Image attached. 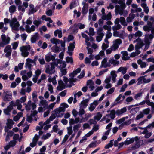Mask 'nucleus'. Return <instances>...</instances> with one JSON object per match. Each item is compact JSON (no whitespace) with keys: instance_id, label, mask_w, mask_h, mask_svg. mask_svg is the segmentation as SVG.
<instances>
[{"instance_id":"obj_1","label":"nucleus","mask_w":154,"mask_h":154,"mask_svg":"<svg viewBox=\"0 0 154 154\" xmlns=\"http://www.w3.org/2000/svg\"><path fill=\"white\" fill-rule=\"evenodd\" d=\"M81 71V69L79 68H77L73 72L69 74L70 78L69 79L66 77H63V80L66 85L70 87L73 85V82H75L77 81L75 78L77 74L79 73Z\"/></svg>"},{"instance_id":"obj_2","label":"nucleus","mask_w":154,"mask_h":154,"mask_svg":"<svg viewBox=\"0 0 154 154\" xmlns=\"http://www.w3.org/2000/svg\"><path fill=\"white\" fill-rule=\"evenodd\" d=\"M110 75L111 77L109 76L106 77L104 81V83L106 84L104 86V88L107 89L111 88L112 86V84L110 83L111 78L113 83H115L116 81V77L117 76V75L116 73V71L115 70L112 71L110 72Z\"/></svg>"},{"instance_id":"obj_3","label":"nucleus","mask_w":154,"mask_h":154,"mask_svg":"<svg viewBox=\"0 0 154 154\" xmlns=\"http://www.w3.org/2000/svg\"><path fill=\"white\" fill-rule=\"evenodd\" d=\"M126 7L125 3H122L120 5H117L115 7V11L116 14H119L120 15H123L126 17L128 14V11L126 10H124Z\"/></svg>"},{"instance_id":"obj_4","label":"nucleus","mask_w":154,"mask_h":154,"mask_svg":"<svg viewBox=\"0 0 154 154\" xmlns=\"http://www.w3.org/2000/svg\"><path fill=\"white\" fill-rule=\"evenodd\" d=\"M58 63L53 62L47 63L45 66V72L50 75L54 74L55 72V66L57 65Z\"/></svg>"},{"instance_id":"obj_5","label":"nucleus","mask_w":154,"mask_h":154,"mask_svg":"<svg viewBox=\"0 0 154 154\" xmlns=\"http://www.w3.org/2000/svg\"><path fill=\"white\" fill-rule=\"evenodd\" d=\"M152 34H146L145 35L144 42L145 43V48H148L149 46L152 41V39L153 38L154 35V28L152 27V29L151 30Z\"/></svg>"},{"instance_id":"obj_6","label":"nucleus","mask_w":154,"mask_h":154,"mask_svg":"<svg viewBox=\"0 0 154 154\" xmlns=\"http://www.w3.org/2000/svg\"><path fill=\"white\" fill-rule=\"evenodd\" d=\"M39 99L41 100L39 104V112H42L47 109L48 102L42 97H39Z\"/></svg>"},{"instance_id":"obj_7","label":"nucleus","mask_w":154,"mask_h":154,"mask_svg":"<svg viewBox=\"0 0 154 154\" xmlns=\"http://www.w3.org/2000/svg\"><path fill=\"white\" fill-rule=\"evenodd\" d=\"M32 72L31 71L27 72L26 70H23L21 72V75L22 79L24 81L27 80L32 75Z\"/></svg>"},{"instance_id":"obj_8","label":"nucleus","mask_w":154,"mask_h":154,"mask_svg":"<svg viewBox=\"0 0 154 154\" xmlns=\"http://www.w3.org/2000/svg\"><path fill=\"white\" fill-rule=\"evenodd\" d=\"M38 112L35 110L32 112L31 115L30 116H27L26 120L29 122H31L33 119L35 121H37L38 117L37 116Z\"/></svg>"},{"instance_id":"obj_9","label":"nucleus","mask_w":154,"mask_h":154,"mask_svg":"<svg viewBox=\"0 0 154 154\" xmlns=\"http://www.w3.org/2000/svg\"><path fill=\"white\" fill-rule=\"evenodd\" d=\"M145 76H143L139 77L137 80V85H139L142 84H146L150 82L151 81L150 79L149 78L147 79L145 78Z\"/></svg>"},{"instance_id":"obj_10","label":"nucleus","mask_w":154,"mask_h":154,"mask_svg":"<svg viewBox=\"0 0 154 154\" xmlns=\"http://www.w3.org/2000/svg\"><path fill=\"white\" fill-rule=\"evenodd\" d=\"M26 97L24 96L21 97L20 99L17 100V103L18 105V107L17 108L18 110H20L21 111H23L24 109H22V106L21 103H23L26 101Z\"/></svg>"},{"instance_id":"obj_11","label":"nucleus","mask_w":154,"mask_h":154,"mask_svg":"<svg viewBox=\"0 0 154 154\" xmlns=\"http://www.w3.org/2000/svg\"><path fill=\"white\" fill-rule=\"evenodd\" d=\"M50 42L51 43L56 45L60 44L61 47L64 48L65 47V42L59 39H57L55 38L51 39Z\"/></svg>"},{"instance_id":"obj_12","label":"nucleus","mask_w":154,"mask_h":154,"mask_svg":"<svg viewBox=\"0 0 154 154\" xmlns=\"http://www.w3.org/2000/svg\"><path fill=\"white\" fill-rule=\"evenodd\" d=\"M113 35L114 36L124 39L126 36L127 34L124 31L122 30L113 32Z\"/></svg>"},{"instance_id":"obj_13","label":"nucleus","mask_w":154,"mask_h":154,"mask_svg":"<svg viewBox=\"0 0 154 154\" xmlns=\"http://www.w3.org/2000/svg\"><path fill=\"white\" fill-rule=\"evenodd\" d=\"M25 108L27 110H30L31 108L32 110L35 109L36 106L35 103H32L30 100L28 102L27 104H26Z\"/></svg>"},{"instance_id":"obj_14","label":"nucleus","mask_w":154,"mask_h":154,"mask_svg":"<svg viewBox=\"0 0 154 154\" xmlns=\"http://www.w3.org/2000/svg\"><path fill=\"white\" fill-rule=\"evenodd\" d=\"M116 23H119V22L122 25L124 26V28H125L127 26V22L126 21L125 18L123 17H121L120 18H117L116 19Z\"/></svg>"},{"instance_id":"obj_15","label":"nucleus","mask_w":154,"mask_h":154,"mask_svg":"<svg viewBox=\"0 0 154 154\" xmlns=\"http://www.w3.org/2000/svg\"><path fill=\"white\" fill-rule=\"evenodd\" d=\"M131 7L132 8L131 9V11L132 13H135L139 12H141L142 9L141 8H138L137 5L135 4H131Z\"/></svg>"},{"instance_id":"obj_16","label":"nucleus","mask_w":154,"mask_h":154,"mask_svg":"<svg viewBox=\"0 0 154 154\" xmlns=\"http://www.w3.org/2000/svg\"><path fill=\"white\" fill-rule=\"evenodd\" d=\"M38 140V135L36 134L34 136L32 139V142L30 144V146L32 147H34L37 144Z\"/></svg>"},{"instance_id":"obj_17","label":"nucleus","mask_w":154,"mask_h":154,"mask_svg":"<svg viewBox=\"0 0 154 154\" xmlns=\"http://www.w3.org/2000/svg\"><path fill=\"white\" fill-rule=\"evenodd\" d=\"M122 40L120 39H117L114 40L113 42L112 48H118L119 45L122 43Z\"/></svg>"},{"instance_id":"obj_18","label":"nucleus","mask_w":154,"mask_h":154,"mask_svg":"<svg viewBox=\"0 0 154 154\" xmlns=\"http://www.w3.org/2000/svg\"><path fill=\"white\" fill-rule=\"evenodd\" d=\"M134 42H137L135 48H141L144 45L143 41L139 38L134 41Z\"/></svg>"},{"instance_id":"obj_19","label":"nucleus","mask_w":154,"mask_h":154,"mask_svg":"<svg viewBox=\"0 0 154 154\" xmlns=\"http://www.w3.org/2000/svg\"><path fill=\"white\" fill-rule=\"evenodd\" d=\"M94 82L92 80H88L87 82V85L89 88L90 89L91 91H92L94 89Z\"/></svg>"},{"instance_id":"obj_20","label":"nucleus","mask_w":154,"mask_h":154,"mask_svg":"<svg viewBox=\"0 0 154 154\" xmlns=\"http://www.w3.org/2000/svg\"><path fill=\"white\" fill-rule=\"evenodd\" d=\"M107 58H104L101 62V67H103L105 68L108 67H109L111 66L110 63H107Z\"/></svg>"},{"instance_id":"obj_21","label":"nucleus","mask_w":154,"mask_h":154,"mask_svg":"<svg viewBox=\"0 0 154 154\" xmlns=\"http://www.w3.org/2000/svg\"><path fill=\"white\" fill-rule=\"evenodd\" d=\"M98 103V101L97 100L94 101L93 103L90 104V107L89 108V110L91 111H93Z\"/></svg>"},{"instance_id":"obj_22","label":"nucleus","mask_w":154,"mask_h":154,"mask_svg":"<svg viewBox=\"0 0 154 154\" xmlns=\"http://www.w3.org/2000/svg\"><path fill=\"white\" fill-rule=\"evenodd\" d=\"M89 101L88 99H86L82 101L80 104V108H85L88 105V102Z\"/></svg>"},{"instance_id":"obj_23","label":"nucleus","mask_w":154,"mask_h":154,"mask_svg":"<svg viewBox=\"0 0 154 154\" xmlns=\"http://www.w3.org/2000/svg\"><path fill=\"white\" fill-rule=\"evenodd\" d=\"M30 49H20L22 55L24 57L28 56Z\"/></svg>"},{"instance_id":"obj_24","label":"nucleus","mask_w":154,"mask_h":154,"mask_svg":"<svg viewBox=\"0 0 154 154\" xmlns=\"http://www.w3.org/2000/svg\"><path fill=\"white\" fill-rule=\"evenodd\" d=\"M127 111V108L126 107H124L120 109L117 110L116 112V114L118 116H121L125 113Z\"/></svg>"},{"instance_id":"obj_25","label":"nucleus","mask_w":154,"mask_h":154,"mask_svg":"<svg viewBox=\"0 0 154 154\" xmlns=\"http://www.w3.org/2000/svg\"><path fill=\"white\" fill-rule=\"evenodd\" d=\"M55 115L57 117H61L63 115L61 112H64L61 111V109L60 108V107L54 110Z\"/></svg>"},{"instance_id":"obj_26","label":"nucleus","mask_w":154,"mask_h":154,"mask_svg":"<svg viewBox=\"0 0 154 154\" xmlns=\"http://www.w3.org/2000/svg\"><path fill=\"white\" fill-rule=\"evenodd\" d=\"M59 86L57 87V89L58 90L61 91L65 88V85L61 80L58 81Z\"/></svg>"},{"instance_id":"obj_27","label":"nucleus","mask_w":154,"mask_h":154,"mask_svg":"<svg viewBox=\"0 0 154 154\" xmlns=\"http://www.w3.org/2000/svg\"><path fill=\"white\" fill-rule=\"evenodd\" d=\"M78 30L77 26H75V24L73 26L69 28V30L71 34H75L77 32Z\"/></svg>"},{"instance_id":"obj_28","label":"nucleus","mask_w":154,"mask_h":154,"mask_svg":"<svg viewBox=\"0 0 154 154\" xmlns=\"http://www.w3.org/2000/svg\"><path fill=\"white\" fill-rule=\"evenodd\" d=\"M79 122L80 119L79 117L76 118L75 119L72 118L70 119L69 121V122L70 125L74 124H77Z\"/></svg>"},{"instance_id":"obj_29","label":"nucleus","mask_w":154,"mask_h":154,"mask_svg":"<svg viewBox=\"0 0 154 154\" xmlns=\"http://www.w3.org/2000/svg\"><path fill=\"white\" fill-rule=\"evenodd\" d=\"M115 25L112 27V30L114 31L113 32H117V30H119L122 28L121 26L119 24V23H116V20L115 21Z\"/></svg>"},{"instance_id":"obj_30","label":"nucleus","mask_w":154,"mask_h":154,"mask_svg":"<svg viewBox=\"0 0 154 154\" xmlns=\"http://www.w3.org/2000/svg\"><path fill=\"white\" fill-rule=\"evenodd\" d=\"M121 53L122 54V59L125 60H128L129 59V57L128 56V53L126 51H122Z\"/></svg>"},{"instance_id":"obj_31","label":"nucleus","mask_w":154,"mask_h":154,"mask_svg":"<svg viewBox=\"0 0 154 154\" xmlns=\"http://www.w3.org/2000/svg\"><path fill=\"white\" fill-rule=\"evenodd\" d=\"M135 17V15L131 13L130 14L128 17L127 18L126 21L128 23L131 22Z\"/></svg>"},{"instance_id":"obj_32","label":"nucleus","mask_w":154,"mask_h":154,"mask_svg":"<svg viewBox=\"0 0 154 154\" xmlns=\"http://www.w3.org/2000/svg\"><path fill=\"white\" fill-rule=\"evenodd\" d=\"M109 62L110 63L113 64L114 66H118L119 64V62L113 58H110Z\"/></svg>"},{"instance_id":"obj_33","label":"nucleus","mask_w":154,"mask_h":154,"mask_svg":"<svg viewBox=\"0 0 154 154\" xmlns=\"http://www.w3.org/2000/svg\"><path fill=\"white\" fill-rule=\"evenodd\" d=\"M127 70V68L126 67H121L118 69L117 72H121L122 74L124 75L126 73Z\"/></svg>"},{"instance_id":"obj_34","label":"nucleus","mask_w":154,"mask_h":154,"mask_svg":"<svg viewBox=\"0 0 154 154\" xmlns=\"http://www.w3.org/2000/svg\"><path fill=\"white\" fill-rule=\"evenodd\" d=\"M143 93L141 92L135 94L134 98L136 100L139 101L142 97Z\"/></svg>"},{"instance_id":"obj_35","label":"nucleus","mask_w":154,"mask_h":154,"mask_svg":"<svg viewBox=\"0 0 154 154\" xmlns=\"http://www.w3.org/2000/svg\"><path fill=\"white\" fill-rule=\"evenodd\" d=\"M137 63L139 65H140V67L142 68H145L147 65L146 62H143L140 59L138 60Z\"/></svg>"},{"instance_id":"obj_36","label":"nucleus","mask_w":154,"mask_h":154,"mask_svg":"<svg viewBox=\"0 0 154 154\" xmlns=\"http://www.w3.org/2000/svg\"><path fill=\"white\" fill-rule=\"evenodd\" d=\"M111 13L110 12H109L107 14H105L103 15H102V19L104 20H109L111 18Z\"/></svg>"},{"instance_id":"obj_37","label":"nucleus","mask_w":154,"mask_h":154,"mask_svg":"<svg viewBox=\"0 0 154 154\" xmlns=\"http://www.w3.org/2000/svg\"><path fill=\"white\" fill-rule=\"evenodd\" d=\"M76 6L75 2L74 0H73L71 3H70L69 7L67 8L66 9V11H68L69 9L71 10L75 7Z\"/></svg>"},{"instance_id":"obj_38","label":"nucleus","mask_w":154,"mask_h":154,"mask_svg":"<svg viewBox=\"0 0 154 154\" xmlns=\"http://www.w3.org/2000/svg\"><path fill=\"white\" fill-rule=\"evenodd\" d=\"M141 5L143 8L144 12L145 13L148 14L149 12V10L148 7L147 6V5L144 2H143L141 4Z\"/></svg>"},{"instance_id":"obj_39","label":"nucleus","mask_w":154,"mask_h":154,"mask_svg":"<svg viewBox=\"0 0 154 154\" xmlns=\"http://www.w3.org/2000/svg\"><path fill=\"white\" fill-rule=\"evenodd\" d=\"M88 5L85 4L82 10V13L84 14H86L88 12Z\"/></svg>"},{"instance_id":"obj_40","label":"nucleus","mask_w":154,"mask_h":154,"mask_svg":"<svg viewBox=\"0 0 154 154\" xmlns=\"http://www.w3.org/2000/svg\"><path fill=\"white\" fill-rule=\"evenodd\" d=\"M57 34L58 35V37L59 38H61L62 37V31L59 29L55 30L54 32V36H56Z\"/></svg>"},{"instance_id":"obj_41","label":"nucleus","mask_w":154,"mask_h":154,"mask_svg":"<svg viewBox=\"0 0 154 154\" xmlns=\"http://www.w3.org/2000/svg\"><path fill=\"white\" fill-rule=\"evenodd\" d=\"M139 49H136L135 52L132 53L131 54L130 57H134L139 54L140 53V51L139 50Z\"/></svg>"},{"instance_id":"obj_42","label":"nucleus","mask_w":154,"mask_h":154,"mask_svg":"<svg viewBox=\"0 0 154 154\" xmlns=\"http://www.w3.org/2000/svg\"><path fill=\"white\" fill-rule=\"evenodd\" d=\"M97 34L98 35L103 37L104 35L103 30L102 28H99L97 30Z\"/></svg>"},{"instance_id":"obj_43","label":"nucleus","mask_w":154,"mask_h":154,"mask_svg":"<svg viewBox=\"0 0 154 154\" xmlns=\"http://www.w3.org/2000/svg\"><path fill=\"white\" fill-rule=\"evenodd\" d=\"M35 74L33 75L32 80L35 83L37 82V79L38 77V69H37L35 72Z\"/></svg>"},{"instance_id":"obj_44","label":"nucleus","mask_w":154,"mask_h":154,"mask_svg":"<svg viewBox=\"0 0 154 154\" xmlns=\"http://www.w3.org/2000/svg\"><path fill=\"white\" fill-rule=\"evenodd\" d=\"M134 142V138H128L126 139V140L125 141V145L130 144L133 143Z\"/></svg>"},{"instance_id":"obj_45","label":"nucleus","mask_w":154,"mask_h":154,"mask_svg":"<svg viewBox=\"0 0 154 154\" xmlns=\"http://www.w3.org/2000/svg\"><path fill=\"white\" fill-rule=\"evenodd\" d=\"M41 19L43 20H45V21H48L49 23H52L53 21L52 20L50 17H47L45 15H43L41 17Z\"/></svg>"},{"instance_id":"obj_46","label":"nucleus","mask_w":154,"mask_h":154,"mask_svg":"<svg viewBox=\"0 0 154 154\" xmlns=\"http://www.w3.org/2000/svg\"><path fill=\"white\" fill-rule=\"evenodd\" d=\"M23 65L24 63H20L18 65V66H15L14 68L15 71L16 72H18L19 70H21L22 69Z\"/></svg>"},{"instance_id":"obj_47","label":"nucleus","mask_w":154,"mask_h":154,"mask_svg":"<svg viewBox=\"0 0 154 154\" xmlns=\"http://www.w3.org/2000/svg\"><path fill=\"white\" fill-rule=\"evenodd\" d=\"M1 38L2 42H8L7 43H9L10 41V38L8 37L6 38L5 34L2 35L1 36Z\"/></svg>"},{"instance_id":"obj_48","label":"nucleus","mask_w":154,"mask_h":154,"mask_svg":"<svg viewBox=\"0 0 154 154\" xmlns=\"http://www.w3.org/2000/svg\"><path fill=\"white\" fill-rule=\"evenodd\" d=\"M20 24L18 22H17V23L14 24V25L12 26V29L15 31H18L19 30V26Z\"/></svg>"},{"instance_id":"obj_49","label":"nucleus","mask_w":154,"mask_h":154,"mask_svg":"<svg viewBox=\"0 0 154 154\" xmlns=\"http://www.w3.org/2000/svg\"><path fill=\"white\" fill-rule=\"evenodd\" d=\"M68 105L65 103H62L60 105V108L61 109V111L63 112L65 111V109L68 107Z\"/></svg>"},{"instance_id":"obj_50","label":"nucleus","mask_w":154,"mask_h":154,"mask_svg":"<svg viewBox=\"0 0 154 154\" xmlns=\"http://www.w3.org/2000/svg\"><path fill=\"white\" fill-rule=\"evenodd\" d=\"M23 114L22 112H19L17 114V115L14 117L13 120L15 121H17L22 116Z\"/></svg>"},{"instance_id":"obj_51","label":"nucleus","mask_w":154,"mask_h":154,"mask_svg":"<svg viewBox=\"0 0 154 154\" xmlns=\"http://www.w3.org/2000/svg\"><path fill=\"white\" fill-rule=\"evenodd\" d=\"M16 10V7L14 5H12L9 7V12L11 14L14 12Z\"/></svg>"},{"instance_id":"obj_52","label":"nucleus","mask_w":154,"mask_h":154,"mask_svg":"<svg viewBox=\"0 0 154 154\" xmlns=\"http://www.w3.org/2000/svg\"><path fill=\"white\" fill-rule=\"evenodd\" d=\"M51 134L49 133H46L45 135H43L41 138L42 140H46L48 139L51 136Z\"/></svg>"},{"instance_id":"obj_53","label":"nucleus","mask_w":154,"mask_h":154,"mask_svg":"<svg viewBox=\"0 0 154 154\" xmlns=\"http://www.w3.org/2000/svg\"><path fill=\"white\" fill-rule=\"evenodd\" d=\"M116 114V112L114 110H112L109 114H107L109 115V117L110 118L112 119H114L115 117V114Z\"/></svg>"},{"instance_id":"obj_54","label":"nucleus","mask_w":154,"mask_h":154,"mask_svg":"<svg viewBox=\"0 0 154 154\" xmlns=\"http://www.w3.org/2000/svg\"><path fill=\"white\" fill-rule=\"evenodd\" d=\"M4 52L6 53V56L8 57L11 54V49H4Z\"/></svg>"},{"instance_id":"obj_55","label":"nucleus","mask_w":154,"mask_h":154,"mask_svg":"<svg viewBox=\"0 0 154 154\" xmlns=\"http://www.w3.org/2000/svg\"><path fill=\"white\" fill-rule=\"evenodd\" d=\"M67 135H69V136L72 134L73 133V131L72 130V126L70 125L69 127L67 128Z\"/></svg>"},{"instance_id":"obj_56","label":"nucleus","mask_w":154,"mask_h":154,"mask_svg":"<svg viewBox=\"0 0 154 154\" xmlns=\"http://www.w3.org/2000/svg\"><path fill=\"white\" fill-rule=\"evenodd\" d=\"M113 140H111L109 143L105 146L104 147L106 149H108L109 148L112 147L113 145Z\"/></svg>"},{"instance_id":"obj_57","label":"nucleus","mask_w":154,"mask_h":154,"mask_svg":"<svg viewBox=\"0 0 154 154\" xmlns=\"http://www.w3.org/2000/svg\"><path fill=\"white\" fill-rule=\"evenodd\" d=\"M38 37L37 35H32V36L31 37V42L33 43H35L38 39Z\"/></svg>"},{"instance_id":"obj_58","label":"nucleus","mask_w":154,"mask_h":154,"mask_svg":"<svg viewBox=\"0 0 154 154\" xmlns=\"http://www.w3.org/2000/svg\"><path fill=\"white\" fill-rule=\"evenodd\" d=\"M102 116V114L100 112H98L97 113V115L94 117V119L95 120L99 121L101 118Z\"/></svg>"},{"instance_id":"obj_59","label":"nucleus","mask_w":154,"mask_h":154,"mask_svg":"<svg viewBox=\"0 0 154 154\" xmlns=\"http://www.w3.org/2000/svg\"><path fill=\"white\" fill-rule=\"evenodd\" d=\"M134 100V99L131 96L128 97L125 100V101L127 102V104L128 105L130 104V102Z\"/></svg>"},{"instance_id":"obj_60","label":"nucleus","mask_w":154,"mask_h":154,"mask_svg":"<svg viewBox=\"0 0 154 154\" xmlns=\"http://www.w3.org/2000/svg\"><path fill=\"white\" fill-rule=\"evenodd\" d=\"M81 127V125L79 124H77L74 126L73 130L74 132H76Z\"/></svg>"},{"instance_id":"obj_61","label":"nucleus","mask_w":154,"mask_h":154,"mask_svg":"<svg viewBox=\"0 0 154 154\" xmlns=\"http://www.w3.org/2000/svg\"><path fill=\"white\" fill-rule=\"evenodd\" d=\"M75 26H77V28L81 29L85 28V25L84 24H82L81 23H78L75 24Z\"/></svg>"},{"instance_id":"obj_62","label":"nucleus","mask_w":154,"mask_h":154,"mask_svg":"<svg viewBox=\"0 0 154 154\" xmlns=\"http://www.w3.org/2000/svg\"><path fill=\"white\" fill-rule=\"evenodd\" d=\"M95 32L94 31V29L93 28L90 27L89 28V32L88 33L89 35L93 36L95 35Z\"/></svg>"},{"instance_id":"obj_63","label":"nucleus","mask_w":154,"mask_h":154,"mask_svg":"<svg viewBox=\"0 0 154 154\" xmlns=\"http://www.w3.org/2000/svg\"><path fill=\"white\" fill-rule=\"evenodd\" d=\"M115 89V88L114 87H112L110 88L107 91L106 96H107L113 93L114 92Z\"/></svg>"},{"instance_id":"obj_64","label":"nucleus","mask_w":154,"mask_h":154,"mask_svg":"<svg viewBox=\"0 0 154 154\" xmlns=\"http://www.w3.org/2000/svg\"><path fill=\"white\" fill-rule=\"evenodd\" d=\"M99 126L97 125H95L93 126L92 129L91 130V133H93L94 131H96L98 130Z\"/></svg>"}]
</instances>
